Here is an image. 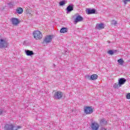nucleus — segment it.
<instances>
[{"label": "nucleus", "instance_id": "1", "mask_svg": "<svg viewBox=\"0 0 130 130\" xmlns=\"http://www.w3.org/2000/svg\"><path fill=\"white\" fill-rule=\"evenodd\" d=\"M73 19L74 20V24H77V23H79V22H82V21L84 20V18L80 15L79 13L75 14L73 16Z\"/></svg>", "mask_w": 130, "mask_h": 130}, {"label": "nucleus", "instance_id": "2", "mask_svg": "<svg viewBox=\"0 0 130 130\" xmlns=\"http://www.w3.org/2000/svg\"><path fill=\"white\" fill-rule=\"evenodd\" d=\"M63 95H64V93L63 92L58 90L54 92L53 98L56 100H60L63 97Z\"/></svg>", "mask_w": 130, "mask_h": 130}, {"label": "nucleus", "instance_id": "3", "mask_svg": "<svg viewBox=\"0 0 130 130\" xmlns=\"http://www.w3.org/2000/svg\"><path fill=\"white\" fill-rule=\"evenodd\" d=\"M9 44L8 41L4 39H0V49L8 48Z\"/></svg>", "mask_w": 130, "mask_h": 130}, {"label": "nucleus", "instance_id": "4", "mask_svg": "<svg viewBox=\"0 0 130 130\" xmlns=\"http://www.w3.org/2000/svg\"><path fill=\"white\" fill-rule=\"evenodd\" d=\"M54 38V36L49 35L45 37V39H44V41H43L42 43L43 44L44 43H46V44L51 42L52 41V39Z\"/></svg>", "mask_w": 130, "mask_h": 130}, {"label": "nucleus", "instance_id": "5", "mask_svg": "<svg viewBox=\"0 0 130 130\" xmlns=\"http://www.w3.org/2000/svg\"><path fill=\"white\" fill-rule=\"evenodd\" d=\"M34 37L37 40L42 39V33L39 30H36L34 32Z\"/></svg>", "mask_w": 130, "mask_h": 130}, {"label": "nucleus", "instance_id": "6", "mask_svg": "<svg viewBox=\"0 0 130 130\" xmlns=\"http://www.w3.org/2000/svg\"><path fill=\"white\" fill-rule=\"evenodd\" d=\"M84 112L86 114H92V113L94 112V110H93V108H92V107L86 106L84 107Z\"/></svg>", "mask_w": 130, "mask_h": 130}, {"label": "nucleus", "instance_id": "7", "mask_svg": "<svg viewBox=\"0 0 130 130\" xmlns=\"http://www.w3.org/2000/svg\"><path fill=\"white\" fill-rule=\"evenodd\" d=\"M10 22H11L12 25H14V26H17V25H19L20 24V20L17 18L12 17L10 19Z\"/></svg>", "mask_w": 130, "mask_h": 130}, {"label": "nucleus", "instance_id": "8", "mask_svg": "<svg viewBox=\"0 0 130 130\" xmlns=\"http://www.w3.org/2000/svg\"><path fill=\"white\" fill-rule=\"evenodd\" d=\"M16 126L13 124H6L4 126V130H14Z\"/></svg>", "mask_w": 130, "mask_h": 130}, {"label": "nucleus", "instance_id": "9", "mask_svg": "<svg viewBox=\"0 0 130 130\" xmlns=\"http://www.w3.org/2000/svg\"><path fill=\"white\" fill-rule=\"evenodd\" d=\"M74 5L73 4H70L66 9L67 14H70L72 11H74Z\"/></svg>", "mask_w": 130, "mask_h": 130}, {"label": "nucleus", "instance_id": "10", "mask_svg": "<svg viewBox=\"0 0 130 130\" xmlns=\"http://www.w3.org/2000/svg\"><path fill=\"white\" fill-rule=\"evenodd\" d=\"M86 13L87 15H92V14H98L96 9L92 8H88L86 9Z\"/></svg>", "mask_w": 130, "mask_h": 130}, {"label": "nucleus", "instance_id": "11", "mask_svg": "<svg viewBox=\"0 0 130 130\" xmlns=\"http://www.w3.org/2000/svg\"><path fill=\"white\" fill-rule=\"evenodd\" d=\"M99 124L96 122L91 123V128L92 130H98L99 129Z\"/></svg>", "mask_w": 130, "mask_h": 130}, {"label": "nucleus", "instance_id": "12", "mask_svg": "<svg viewBox=\"0 0 130 130\" xmlns=\"http://www.w3.org/2000/svg\"><path fill=\"white\" fill-rule=\"evenodd\" d=\"M126 82V80L124 78H119L118 80V83H119V87H121L122 85H124Z\"/></svg>", "mask_w": 130, "mask_h": 130}, {"label": "nucleus", "instance_id": "13", "mask_svg": "<svg viewBox=\"0 0 130 130\" xmlns=\"http://www.w3.org/2000/svg\"><path fill=\"white\" fill-rule=\"evenodd\" d=\"M24 51L27 56H32V55H34V52H33V51H31L30 50H25Z\"/></svg>", "mask_w": 130, "mask_h": 130}, {"label": "nucleus", "instance_id": "14", "mask_svg": "<svg viewBox=\"0 0 130 130\" xmlns=\"http://www.w3.org/2000/svg\"><path fill=\"white\" fill-rule=\"evenodd\" d=\"M96 29H98L99 30H101V29H104V23H98L96 25Z\"/></svg>", "mask_w": 130, "mask_h": 130}, {"label": "nucleus", "instance_id": "15", "mask_svg": "<svg viewBox=\"0 0 130 130\" xmlns=\"http://www.w3.org/2000/svg\"><path fill=\"white\" fill-rule=\"evenodd\" d=\"M98 79V76L96 74H93L90 76V81H95Z\"/></svg>", "mask_w": 130, "mask_h": 130}, {"label": "nucleus", "instance_id": "16", "mask_svg": "<svg viewBox=\"0 0 130 130\" xmlns=\"http://www.w3.org/2000/svg\"><path fill=\"white\" fill-rule=\"evenodd\" d=\"M16 12L17 14L21 15V14H23V8L19 7L16 10Z\"/></svg>", "mask_w": 130, "mask_h": 130}, {"label": "nucleus", "instance_id": "17", "mask_svg": "<svg viewBox=\"0 0 130 130\" xmlns=\"http://www.w3.org/2000/svg\"><path fill=\"white\" fill-rule=\"evenodd\" d=\"M68 32V28L67 27H61L60 30V33H67Z\"/></svg>", "mask_w": 130, "mask_h": 130}, {"label": "nucleus", "instance_id": "18", "mask_svg": "<svg viewBox=\"0 0 130 130\" xmlns=\"http://www.w3.org/2000/svg\"><path fill=\"white\" fill-rule=\"evenodd\" d=\"M68 3V1H61L59 2V5L60 7H63Z\"/></svg>", "mask_w": 130, "mask_h": 130}, {"label": "nucleus", "instance_id": "19", "mask_svg": "<svg viewBox=\"0 0 130 130\" xmlns=\"http://www.w3.org/2000/svg\"><path fill=\"white\" fill-rule=\"evenodd\" d=\"M100 124L106 125V124H107V120H106L105 118H103L100 121Z\"/></svg>", "mask_w": 130, "mask_h": 130}, {"label": "nucleus", "instance_id": "20", "mask_svg": "<svg viewBox=\"0 0 130 130\" xmlns=\"http://www.w3.org/2000/svg\"><path fill=\"white\" fill-rule=\"evenodd\" d=\"M7 5L9 8H13V7L15 6V3L14 2H10L9 3H8Z\"/></svg>", "mask_w": 130, "mask_h": 130}, {"label": "nucleus", "instance_id": "21", "mask_svg": "<svg viewBox=\"0 0 130 130\" xmlns=\"http://www.w3.org/2000/svg\"><path fill=\"white\" fill-rule=\"evenodd\" d=\"M113 87V88H114V89H119V87H121V86H119V83L118 82V83H116L114 84Z\"/></svg>", "mask_w": 130, "mask_h": 130}, {"label": "nucleus", "instance_id": "22", "mask_svg": "<svg viewBox=\"0 0 130 130\" xmlns=\"http://www.w3.org/2000/svg\"><path fill=\"white\" fill-rule=\"evenodd\" d=\"M117 62H118V63H119V64L122 66V64H123V62H124V61H123V59L120 58L118 59Z\"/></svg>", "mask_w": 130, "mask_h": 130}, {"label": "nucleus", "instance_id": "23", "mask_svg": "<svg viewBox=\"0 0 130 130\" xmlns=\"http://www.w3.org/2000/svg\"><path fill=\"white\" fill-rule=\"evenodd\" d=\"M108 54H110V55H113V54H114V51L113 50H109L108 51Z\"/></svg>", "mask_w": 130, "mask_h": 130}, {"label": "nucleus", "instance_id": "24", "mask_svg": "<svg viewBox=\"0 0 130 130\" xmlns=\"http://www.w3.org/2000/svg\"><path fill=\"white\" fill-rule=\"evenodd\" d=\"M117 24V21H115V20H112L111 22V25H114V26H115V25H116Z\"/></svg>", "mask_w": 130, "mask_h": 130}, {"label": "nucleus", "instance_id": "25", "mask_svg": "<svg viewBox=\"0 0 130 130\" xmlns=\"http://www.w3.org/2000/svg\"><path fill=\"white\" fill-rule=\"evenodd\" d=\"M20 128H22V126H15V127L14 128V130H18L20 129Z\"/></svg>", "mask_w": 130, "mask_h": 130}, {"label": "nucleus", "instance_id": "26", "mask_svg": "<svg viewBox=\"0 0 130 130\" xmlns=\"http://www.w3.org/2000/svg\"><path fill=\"white\" fill-rule=\"evenodd\" d=\"M6 112V110L0 109V115H2L3 113Z\"/></svg>", "mask_w": 130, "mask_h": 130}, {"label": "nucleus", "instance_id": "27", "mask_svg": "<svg viewBox=\"0 0 130 130\" xmlns=\"http://www.w3.org/2000/svg\"><path fill=\"white\" fill-rule=\"evenodd\" d=\"M85 78H86V79H88V80L91 81V76H90V75H86L85 76Z\"/></svg>", "mask_w": 130, "mask_h": 130}, {"label": "nucleus", "instance_id": "28", "mask_svg": "<svg viewBox=\"0 0 130 130\" xmlns=\"http://www.w3.org/2000/svg\"><path fill=\"white\" fill-rule=\"evenodd\" d=\"M126 99H130V93H128L126 95Z\"/></svg>", "mask_w": 130, "mask_h": 130}, {"label": "nucleus", "instance_id": "29", "mask_svg": "<svg viewBox=\"0 0 130 130\" xmlns=\"http://www.w3.org/2000/svg\"><path fill=\"white\" fill-rule=\"evenodd\" d=\"M124 3V5H126V4H127V3H128V2H129V1H123Z\"/></svg>", "mask_w": 130, "mask_h": 130}, {"label": "nucleus", "instance_id": "30", "mask_svg": "<svg viewBox=\"0 0 130 130\" xmlns=\"http://www.w3.org/2000/svg\"><path fill=\"white\" fill-rule=\"evenodd\" d=\"M114 51V53H116V52H117V50H113Z\"/></svg>", "mask_w": 130, "mask_h": 130}]
</instances>
